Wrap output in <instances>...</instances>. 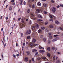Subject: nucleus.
Masks as SVG:
<instances>
[{
  "instance_id": "1",
  "label": "nucleus",
  "mask_w": 63,
  "mask_h": 63,
  "mask_svg": "<svg viewBox=\"0 0 63 63\" xmlns=\"http://www.w3.org/2000/svg\"><path fill=\"white\" fill-rule=\"evenodd\" d=\"M52 11L53 13H55V11H56V8L55 7H53L52 9Z\"/></svg>"
},
{
  "instance_id": "2",
  "label": "nucleus",
  "mask_w": 63,
  "mask_h": 63,
  "mask_svg": "<svg viewBox=\"0 0 63 63\" xmlns=\"http://www.w3.org/2000/svg\"><path fill=\"white\" fill-rule=\"evenodd\" d=\"M37 17L40 18H42V16L40 14H38V15Z\"/></svg>"
},
{
  "instance_id": "3",
  "label": "nucleus",
  "mask_w": 63,
  "mask_h": 63,
  "mask_svg": "<svg viewBox=\"0 0 63 63\" xmlns=\"http://www.w3.org/2000/svg\"><path fill=\"white\" fill-rule=\"evenodd\" d=\"M48 36L50 37V39H51L52 38V36H51V34L48 33Z\"/></svg>"
},
{
  "instance_id": "4",
  "label": "nucleus",
  "mask_w": 63,
  "mask_h": 63,
  "mask_svg": "<svg viewBox=\"0 0 63 63\" xmlns=\"http://www.w3.org/2000/svg\"><path fill=\"white\" fill-rule=\"evenodd\" d=\"M27 33H28V34H30L31 33V30H29L28 31H27Z\"/></svg>"
},
{
  "instance_id": "5",
  "label": "nucleus",
  "mask_w": 63,
  "mask_h": 63,
  "mask_svg": "<svg viewBox=\"0 0 63 63\" xmlns=\"http://www.w3.org/2000/svg\"><path fill=\"white\" fill-rule=\"evenodd\" d=\"M55 23L56 24H59L60 22H59L58 21L56 20L55 21Z\"/></svg>"
},
{
  "instance_id": "6",
  "label": "nucleus",
  "mask_w": 63,
  "mask_h": 63,
  "mask_svg": "<svg viewBox=\"0 0 63 63\" xmlns=\"http://www.w3.org/2000/svg\"><path fill=\"white\" fill-rule=\"evenodd\" d=\"M39 52L40 53H44V52H45V51L44 50H40L39 51Z\"/></svg>"
},
{
  "instance_id": "7",
  "label": "nucleus",
  "mask_w": 63,
  "mask_h": 63,
  "mask_svg": "<svg viewBox=\"0 0 63 63\" xmlns=\"http://www.w3.org/2000/svg\"><path fill=\"white\" fill-rule=\"evenodd\" d=\"M32 52H36L37 51V50L35 49H33L32 50Z\"/></svg>"
},
{
  "instance_id": "8",
  "label": "nucleus",
  "mask_w": 63,
  "mask_h": 63,
  "mask_svg": "<svg viewBox=\"0 0 63 63\" xmlns=\"http://www.w3.org/2000/svg\"><path fill=\"white\" fill-rule=\"evenodd\" d=\"M36 40L35 38H33L32 40V42H33V43H35L36 42Z\"/></svg>"
},
{
  "instance_id": "9",
  "label": "nucleus",
  "mask_w": 63,
  "mask_h": 63,
  "mask_svg": "<svg viewBox=\"0 0 63 63\" xmlns=\"http://www.w3.org/2000/svg\"><path fill=\"white\" fill-rule=\"evenodd\" d=\"M56 62L57 63H60V60H57L56 61Z\"/></svg>"
},
{
  "instance_id": "10",
  "label": "nucleus",
  "mask_w": 63,
  "mask_h": 63,
  "mask_svg": "<svg viewBox=\"0 0 63 63\" xmlns=\"http://www.w3.org/2000/svg\"><path fill=\"white\" fill-rule=\"evenodd\" d=\"M37 5L39 6H41V2H38L37 3Z\"/></svg>"
},
{
  "instance_id": "11",
  "label": "nucleus",
  "mask_w": 63,
  "mask_h": 63,
  "mask_svg": "<svg viewBox=\"0 0 63 63\" xmlns=\"http://www.w3.org/2000/svg\"><path fill=\"white\" fill-rule=\"evenodd\" d=\"M36 26V27L37 29H39V25H38V24H37V25Z\"/></svg>"
},
{
  "instance_id": "12",
  "label": "nucleus",
  "mask_w": 63,
  "mask_h": 63,
  "mask_svg": "<svg viewBox=\"0 0 63 63\" xmlns=\"http://www.w3.org/2000/svg\"><path fill=\"white\" fill-rule=\"evenodd\" d=\"M26 53H27V55H28L29 54H30V52L29 51H27L26 52Z\"/></svg>"
},
{
  "instance_id": "13",
  "label": "nucleus",
  "mask_w": 63,
  "mask_h": 63,
  "mask_svg": "<svg viewBox=\"0 0 63 63\" xmlns=\"http://www.w3.org/2000/svg\"><path fill=\"white\" fill-rule=\"evenodd\" d=\"M38 32L39 33H41V32H42V30H41V29H39L38 30Z\"/></svg>"
},
{
  "instance_id": "14",
  "label": "nucleus",
  "mask_w": 63,
  "mask_h": 63,
  "mask_svg": "<svg viewBox=\"0 0 63 63\" xmlns=\"http://www.w3.org/2000/svg\"><path fill=\"white\" fill-rule=\"evenodd\" d=\"M12 8H13V7H12L11 6L9 8V10L10 11H11V10H12Z\"/></svg>"
},
{
  "instance_id": "15",
  "label": "nucleus",
  "mask_w": 63,
  "mask_h": 63,
  "mask_svg": "<svg viewBox=\"0 0 63 63\" xmlns=\"http://www.w3.org/2000/svg\"><path fill=\"white\" fill-rule=\"evenodd\" d=\"M25 60L26 61H27L28 60V59L27 57H26L25 59Z\"/></svg>"
},
{
  "instance_id": "16",
  "label": "nucleus",
  "mask_w": 63,
  "mask_h": 63,
  "mask_svg": "<svg viewBox=\"0 0 63 63\" xmlns=\"http://www.w3.org/2000/svg\"><path fill=\"white\" fill-rule=\"evenodd\" d=\"M41 28L42 30H44V29H45V27L44 26L41 27Z\"/></svg>"
},
{
  "instance_id": "17",
  "label": "nucleus",
  "mask_w": 63,
  "mask_h": 63,
  "mask_svg": "<svg viewBox=\"0 0 63 63\" xmlns=\"http://www.w3.org/2000/svg\"><path fill=\"white\" fill-rule=\"evenodd\" d=\"M47 50L48 51H50V50L51 49H50V48L49 47H48V48H47Z\"/></svg>"
},
{
  "instance_id": "18",
  "label": "nucleus",
  "mask_w": 63,
  "mask_h": 63,
  "mask_svg": "<svg viewBox=\"0 0 63 63\" xmlns=\"http://www.w3.org/2000/svg\"><path fill=\"white\" fill-rule=\"evenodd\" d=\"M47 55L48 56V57H50V55L49 53H47Z\"/></svg>"
},
{
  "instance_id": "19",
  "label": "nucleus",
  "mask_w": 63,
  "mask_h": 63,
  "mask_svg": "<svg viewBox=\"0 0 63 63\" xmlns=\"http://www.w3.org/2000/svg\"><path fill=\"white\" fill-rule=\"evenodd\" d=\"M43 40L44 42H46V38H43Z\"/></svg>"
},
{
  "instance_id": "20",
  "label": "nucleus",
  "mask_w": 63,
  "mask_h": 63,
  "mask_svg": "<svg viewBox=\"0 0 63 63\" xmlns=\"http://www.w3.org/2000/svg\"><path fill=\"white\" fill-rule=\"evenodd\" d=\"M49 16L50 18H53L52 16L51 15H50V14H49Z\"/></svg>"
},
{
  "instance_id": "21",
  "label": "nucleus",
  "mask_w": 63,
  "mask_h": 63,
  "mask_svg": "<svg viewBox=\"0 0 63 63\" xmlns=\"http://www.w3.org/2000/svg\"><path fill=\"white\" fill-rule=\"evenodd\" d=\"M36 11L38 12V13H39L40 11V10L39 9H37Z\"/></svg>"
},
{
  "instance_id": "22",
  "label": "nucleus",
  "mask_w": 63,
  "mask_h": 63,
  "mask_svg": "<svg viewBox=\"0 0 63 63\" xmlns=\"http://www.w3.org/2000/svg\"><path fill=\"white\" fill-rule=\"evenodd\" d=\"M52 50H55V47H52Z\"/></svg>"
},
{
  "instance_id": "23",
  "label": "nucleus",
  "mask_w": 63,
  "mask_h": 63,
  "mask_svg": "<svg viewBox=\"0 0 63 63\" xmlns=\"http://www.w3.org/2000/svg\"><path fill=\"white\" fill-rule=\"evenodd\" d=\"M38 21H42L43 20H41L40 19H38L37 20Z\"/></svg>"
},
{
  "instance_id": "24",
  "label": "nucleus",
  "mask_w": 63,
  "mask_h": 63,
  "mask_svg": "<svg viewBox=\"0 0 63 63\" xmlns=\"http://www.w3.org/2000/svg\"><path fill=\"white\" fill-rule=\"evenodd\" d=\"M57 41V40H55V39H53V40H52V42H55V41Z\"/></svg>"
},
{
  "instance_id": "25",
  "label": "nucleus",
  "mask_w": 63,
  "mask_h": 63,
  "mask_svg": "<svg viewBox=\"0 0 63 63\" xmlns=\"http://www.w3.org/2000/svg\"><path fill=\"white\" fill-rule=\"evenodd\" d=\"M35 27L34 26H33L32 27V29L33 30H35Z\"/></svg>"
},
{
  "instance_id": "26",
  "label": "nucleus",
  "mask_w": 63,
  "mask_h": 63,
  "mask_svg": "<svg viewBox=\"0 0 63 63\" xmlns=\"http://www.w3.org/2000/svg\"><path fill=\"white\" fill-rule=\"evenodd\" d=\"M22 3H23V0H22L21 1V3H20V5H22Z\"/></svg>"
},
{
  "instance_id": "27",
  "label": "nucleus",
  "mask_w": 63,
  "mask_h": 63,
  "mask_svg": "<svg viewBox=\"0 0 63 63\" xmlns=\"http://www.w3.org/2000/svg\"><path fill=\"white\" fill-rule=\"evenodd\" d=\"M53 59L54 60L55 59V55H54L53 56Z\"/></svg>"
},
{
  "instance_id": "28",
  "label": "nucleus",
  "mask_w": 63,
  "mask_h": 63,
  "mask_svg": "<svg viewBox=\"0 0 63 63\" xmlns=\"http://www.w3.org/2000/svg\"><path fill=\"white\" fill-rule=\"evenodd\" d=\"M43 13L44 14L46 15V14H47V12L46 11H44L43 12Z\"/></svg>"
},
{
  "instance_id": "29",
  "label": "nucleus",
  "mask_w": 63,
  "mask_h": 63,
  "mask_svg": "<svg viewBox=\"0 0 63 63\" xmlns=\"http://www.w3.org/2000/svg\"><path fill=\"white\" fill-rule=\"evenodd\" d=\"M34 58H32V61L33 63L35 62V61H34Z\"/></svg>"
},
{
  "instance_id": "30",
  "label": "nucleus",
  "mask_w": 63,
  "mask_h": 63,
  "mask_svg": "<svg viewBox=\"0 0 63 63\" xmlns=\"http://www.w3.org/2000/svg\"><path fill=\"white\" fill-rule=\"evenodd\" d=\"M30 12V9H28L27 10V13H29Z\"/></svg>"
},
{
  "instance_id": "31",
  "label": "nucleus",
  "mask_w": 63,
  "mask_h": 63,
  "mask_svg": "<svg viewBox=\"0 0 63 63\" xmlns=\"http://www.w3.org/2000/svg\"><path fill=\"white\" fill-rule=\"evenodd\" d=\"M48 22H45L44 23V24H45V25H47V24H48Z\"/></svg>"
},
{
  "instance_id": "32",
  "label": "nucleus",
  "mask_w": 63,
  "mask_h": 63,
  "mask_svg": "<svg viewBox=\"0 0 63 63\" xmlns=\"http://www.w3.org/2000/svg\"><path fill=\"white\" fill-rule=\"evenodd\" d=\"M50 28H53V26L52 25H51L50 26Z\"/></svg>"
},
{
  "instance_id": "33",
  "label": "nucleus",
  "mask_w": 63,
  "mask_h": 63,
  "mask_svg": "<svg viewBox=\"0 0 63 63\" xmlns=\"http://www.w3.org/2000/svg\"><path fill=\"white\" fill-rule=\"evenodd\" d=\"M12 56L13 57H14V58H15L16 56L15 55H14V54Z\"/></svg>"
},
{
  "instance_id": "34",
  "label": "nucleus",
  "mask_w": 63,
  "mask_h": 63,
  "mask_svg": "<svg viewBox=\"0 0 63 63\" xmlns=\"http://www.w3.org/2000/svg\"><path fill=\"white\" fill-rule=\"evenodd\" d=\"M32 8L33 9H34L35 8V5L33 4L32 5Z\"/></svg>"
},
{
  "instance_id": "35",
  "label": "nucleus",
  "mask_w": 63,
  "mask_h": 63,
  "mask_svg": "<svg viewBox=\"0 0 63 63\" xmlns=\"http://www.w3.org/2000/svg\"><path fill=\"white\" fill-rule=\"evenodd\" d=\"M30 36H27V39H30Z\"/></svg>"
},
{
  "instance_id": "36",
  "label": "nucleus",
  "mask_w": 63,
  "mask_h": 63,
  "mask_svg": "<svg viewBox=\"0 0 63 63\" xmlns=\"http://www.w3.org/2000/svg\"><path fill=\"white\" fill-rule=\"evenodd\" d=\"M34 45V44H31L30 45V46L31 47H32L33 46V45Z\"/></svg>"
},
{
  "instance_id": "37",
  "label": "nucleus",
  "mask_w": 63,
  "mask_h": 63,
  "mask_svg": "<svg viewBox=\"0 0 63 63\" xmlns=\"http://www.w3.org/2000/svg\"><path fill=\"white\" fill-rule=\"evenodd\" d=\"M20 19H21V17L19 18H18V21H20Z\"/></svg>"
},
{
  "instance_id": "38",
  "label": "nucleus",
  "mask_w": 63,
  "mask_h": 63,
  "mask_svg": "<svg viewBox=\"0 0 63 63\" xmlns=\"http://www.w3.org/2000/svg\"><path fill=\"white\" fill-rule=\"evenodd\" d=\"M32 23V21H31V20H30V22L29 23V24H31Z\"/></svg>"
},
{
  "instance_id": "39",
  "label": "nucleus",
  "mask_w": 63,
  "mask_h": 63,
  "mask_svg": "<svg viewBox=\"0 0 63 63\" xmlns=\"http://www.w3.org/2000/svg\"><path fill=\"white\" fill-rule=\"evenodd\" d=\"M59 39V37H57L56 38V40H58Z\"/></svg>"
},
{
  "instance_id": "40",
  "label": "nucleus",
  "mask_w": 63,
  "mask_h": 63,
  "mask_svg": "<svg viewBox=\"0 0 63 63\" xmlns=\"http://www.w3.org/2000/svg\"><path fill=\"white\" fill-rule=\"evenodd\" d=\"M54 36L55 37H57L58 36V35H54Z\"/></svg>"
},
{
  "instance_id": "41",
  "label": "nucleus",
  "mask_w": 63,
  "mask_h": 63,
  "mask_svg": "<svg viewBox=\"0 0 63 63\" xmlns=\"http://www.w3.org/2000/svg\"><path fill=\"white\" fill-rule=\"evenodd\" d=\"M21 38H22V37L23 36V33H21Z\"/></svg>"
},
{
  "instance_id": "42",
  "label": "nucleus",
  "mask_w": 63,
  "mask_h": 63,
  "mask_svg": "<svg viewBox=\"0 0 63 63\" xmlns=\"http://www.w3.org/2000/svg\"><path fill=\"white\" fill-rule=\"evenodd\" d=\"M26 2L25 1H24L23 2V5H26Z\"/></svg>"
},
{
  "instance_id": "43",
  "label": "nucleus",
  "mask_w": 63,
  "mask_h": 63,
  "mask_svg": "<svg viewBox=\"0 0 63 63\" xmlns=\"http://www.w3.org/2000/svg\"><path fill=\"white\" fill-rule=\"evenodd\" d=\"M60 6L61 7H63V4H61L60 5Z\"/></svg>"
},
{
  "instance_id": "44",
  "label": "nucleus",
  "mask_w": 63,
  "mask_h": 63,
  "mask_svg": "<svg viewBox=\"0 0 63 63\" xmlns=\"http://www.w3.org/2000/svg\"><path fill=\"white\" fill-rule=\"evenodd\" d=\"M32 61V59H31L29 61V62L30 63H31V61Z\"/></svg>"
},
{
  "instance_id": "45",
  "label": "nucleus",
  "mask_w": 63,
  "mask_h": 63,
  "mask_svg": "<svg viewBox=\"0 0 63 63\" xmlns=\"http://www.w3.org/2000/svg\"><path fill=\"white\" fill-rule=\"evenodd\" d=\"M43 59L46 60V57H43Z\"/></svg>"
},
{
  "instance_id": "46",
  "label": "nucleus",
  "mask_w": 63,
  "mask_h": 63,
  "mask_svg": "<svg viewBox=\"0 0 63 63\" xmlns=\"http://www.w3.org/2000/svg\"><path fill=\"white\" fill-rule=\"evenodd\" d=\"M43 5H44V6H45V7H46V6H47V4H43Z\"/></svg>"
},
{
  "instance_id": "47",
  "label": "nucleus",
  "mask_w": 63,
  "mask_h": 63,
  "mask_svg": "<svg viewBox=\"0 0 63 63\" xmlns=\"http://www.w3.org/2000/svg\"><path fill=\"white\" fill-rule=\"evenodd\" d=\"M60 7V6H59V5H58V6H56V7L57 8H59Z\"/></svg>"
},
{
  "instance_id": "48",
  "label": "nucleus",
  "mask_w": 63,
  "mask_h": 63,
  "mask_svg": "<svg viewBox=\"0 0 63 63\" xmlns=\"http://www.w3.org/2000/svg\"><path fill=\"white\" fill-rule=\"evenodd\" d=\"M51 3H54V1L53 0H51Z\"/></svg>"
},
{
  "instance_id": "49",
  "label": "nucleus",
  "mask_w": 63,
  "mask_h": 63,
  "mask_svg": "<svg viewBox=\"0 0 63 63\" xmlns=\"http://www.w3.org/2000/svg\"><path fill=\"white\" fill-rule=\"evenodd\" d=\"M38 54V52H36V53H35V55H37Z\"/></svg>"
},
{
  "instance_id": "50",
  "label": "nucleus",
  "mask_w": 63,
  "mask_h": 63,
  "mask_svg": "<svg viewBox=\"0 0 63 63\" xmlns=\"http://www.w3.org/2000/svg\"><path fill=\"white\" fill-rule=\"evenodd\" d=\"M21 22H22V23H25V22H24V21L23 20H22Z\"/></svg>"
},
{
  "instance_id": "51",
  "label": "nucleus",
  "mask_w": 63,
  "mask_h": 63,
  "mask_svg": "<svg viewBox=\"0 0 63 63\" xmlns=\"http://www.w3.org/2000/svg\"><path fill=\"white\" fill-rule=\"evenodd\" d=\"M12 49H13V47H11L10 48V50H12Z\"/></svg>"
},
{
  "instance_id": "52",
  "label": "nucleus",
  "mask_w": 63,
  "mask_h": 63,
  "mask_svg": "<svg viewBox=\"0 0 63 63\" xmlns=\"http://www.w3.org/2000/svg\"><path fill=\"white\" fill-rule=\"evenodd\" d=\"M50 21H52V22H53V19H50Z\"/></svg>"
},
{
  "instance_id": "53",
  "label": "nucleus",
  "mask_w": 63,
  "mask_h": 63,
  "mask_svg": "<svg viewBox=\"0 0 63 63\" xmlns=\"http://www.w3.org/2000/svg\"><path fill=\"white\" fill-rule=\"evenodd\" d=\"M23 46H25V43H23Z\"/></svg>"
},
{
  "instance_id": "54",
  "label": "nucleus",
  "mask_w": 63,
  "mask_h": 63,
  "mask_svg": "<svg viewBox=\"0 0 63 63\" xmlns=\"http://www.w3.org/2000/svg\"><path fill=\"white\" fill-rule=\"evenodd\" d=\"M14 0H12L11 1V2L12 3H14Z\"/></svg>"
},
{
  "instance_id": "55",
  "label": "nucleus",
  "mask_w": 63,
  "mask_h": 63,
  "mask_svg": "<svg viewBox=\"0 0 63 63\" xmlns=\"http://www.w3.org/2000/svg\"><path fill=\"white\" fill-rule=\"evenodd\" d=\"M40 49H44V48L43 47H41L40 48Z\"/></svg>"
},
{
  "instance_id": "56",
  "label": "nucleus",
  "mask_w": 63,
  "mask_h": 63,
  "mask_svg": "<svg viewBox=\"0 0 63 63\" xmlns=\"http://www.w3.org/2000/svg\"><path fill=\"white\" fill-rule=\"evenodd\" d=\"M5 19H6V20H7V19H8V17H6V18H5Z\"/></svg>"
},
{
  "instance_id": "57",
  "label": "nucleus",
  "mask_w": 63,
  "mask_h": 63,
  "mask_svg": "<svg viewBox=\"0 0 63 63\" xmlns=\"http://www.w3.org/2000/svg\"><path fill=\"white\" fill-rule=\"evenodd\" d=\"M59 28L61 30H62V28L61 27H60Z\"/></svg>"
},
{
  "instance_id": "58",
  "label": "nucleus",
  "mask_w": 63,
  "mask_h": 63,
  "mask_svg": "<svg viewBox=\"0 0 63 63\" xmlns=\"http://www.w3.org/2000/svg\"><path fill=\"white\" fill-rule=\"evenodd\" d=\"M43 37V36H42V35H41V36H40V38H42Z\"/></svg>"
},
{
  "instance_id": "59",
  "label": "nucleus",
  "mask_w": 63,
  "mask_h": 63,
  "mask_svg": "<svg viewBox=\"0 0 63 63\" xmlns=\"http://www.w3.org/2000/svg\"><path fill=\"white\" fill-rule=\"evenodd\" d=\"M2 43H3V45H4V42H3V40L2 41Z\"/></svg>"
},
{
  "instance_id": "60",
  "label": "nucleus",
  "mask_w": 63,
  "mask_h": 63,
  "mask_svg": "<svg viewBox=\"0 0 63 63\" xmlns=\"http://www.w3.org/2000/svg\"><path fill=\"white\" fill-rule=\"evenodd\" d=\"M16 56H17L18 57V56H19V54H17V55H16Z\"/></svg>"
},
{
  "instance_id": "61",
  "label": "nucleus",
  "mask_w": 63,
  "mask_h": 63,
  "mask_svg": "<svg viewBox=\"0 0 63 63\" xmlns=\"http://www.w3.org/2000/svg\"><path fill=\"white\" fill-rule=\"evenodd\" d=\"M16 47H17V46H18V44H17L16 43Z\"/></svg>"
},
{
  "instance_id": "62",
  "label": "nucleus",
  "mask_w": 63,
  "mask_h": 63,
  "mask_svg": "<svg viewBox=\"0 0 63 63\" xmlns=\"http://www.w3.org/2000/svg\"><path fill=\"white\" fill-rule=\"evenodd\" d=\"M8 5H6V8H7V7H8Z\"/></svg>"
},
{
  "instance_id": "63",
  "label": "nucleus",
  "mask_w": 63,
  "mask_h": 63,
  "mask_svg": "<svg viewBox=\"0 0 63 63\" xmlns=\"http://www.w3.org/2000/svg\"><path fill=\"white\" fill-rule=\"evenodd\" d=\"M4 45V47H5L6 46V43H4V45Z\"/></svg>"
},
{
  "instance_id": "64",
  "label": "nucleus",
  "mask_w": 63,
  "mask_h": 63,
  "mask_svg": "<svg viewBox=\"0 0 63 63\" xmlns=\"http://www.w3.org/2000/svg\"><path fill=\"white\" fill-rule=\"evenodd\" d=\"M45 63H49V62H45Z\"/></svg>"
}]
</instances>
